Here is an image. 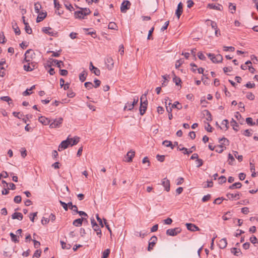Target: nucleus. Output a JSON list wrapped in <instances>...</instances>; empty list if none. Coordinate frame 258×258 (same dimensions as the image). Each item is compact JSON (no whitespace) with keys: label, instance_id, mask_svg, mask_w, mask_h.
Wrapping results in <instances>:
<instances>
[{"label":"nucleus","instance_id":"obj_29","mask_svg":"<svg viewBox=\"0 0 258 258\" xmlns=\"http://www.w3.org/2000/svg\"><path fill=\"white\" fill-rule=\"evenodd\" d=\"M75 16L76 18L84 19L83 12L82 11H76L75 12Z\"/></svg>","mask_w":258,"mask_h":258},{"label":"nucleus","instance_id":"obj_61","mask_svg":"<svg viewBox=\"0 0 258 258\" xmlns=\"http://www.w3.org/2000/svg\"><path fill=\"white\" fill-rule=\"evenodd\" d=\"M250 241L253 244H255V243H257V238H256V237L255 236H251L250 238Z\"/></svg>","mask_w":258,"mask_h":258},{"label":"nucleus","instance_id":"obj_36","mask_svg":"<svg viewBox=\"0 0 258 258\" xmlns=\"http://www.w3.org/2000/svg\"><path fill=\"white\" fill-rule=\"evenodd\" d=\"M134 107V104L128 102L124 106V110H125L126 109H127L128 110H131L133 109Z\"/></svg>","mask_w":258,"mask_h":258},{"label":"nucleus","instance_id":"obj_53","mask_svg":"<svg viewBox=\"0 0 258 258\" xmlns=\"http://www.w3.org/2000/svg\"><path fill=\"white\" fill-rule=\"evenodd\" d=\"M224 199L222 198H218L215 199L214 201V204H220L223 200H224Z\"/></svg>","mask_w":258,"mask_h":258},{"label":"nucleus","instance_id":"obj_38","mask_svg":"<svg viewBox=\"0 0 258 258\" xmlns=\"http://www.w3.org/2000/svg\"><path fill=\"white\" fill-rule=\"evenodd\" d=\"M83 12L84 16H87L91 13V11L88 8H80Z\"/></svg>","mask_w":258,"mask_h":258},{"label":"nucleus","instance_id":"obj_10","mask_svg":"<svg viewBox=\"0 0 258 258\" xmlns=\"http://www.w3.org/2000/svg\"><path fill=\"white\" fill-rule=\"evenodd\" d=\"M183 12V5L180 2L178 4L177 6V8L176 10L175 15H176L178 19H179L180 16L182 14Z\"/></svg>","mask_w":258,"mask_h":258},{"label":"nucleus","instance_id":"obj_59","mask_svg":"<svg viewBox=\"0 0 258 258\" xmlns=\"http://www.w3.org/2000/svg\"><path fill=\"white\" fill-rule=\"evenodd\" d=\"M211 198V195L210 194H208L207 195H206L205 196L203 197V198H202V201L203 202H206L208 201H209Z\"/></svg>","mask_w":258,"mask_h":258},{"label":"nucleus","instance_id":"obj_52","mask_svg":"<svg viewBox=\"0 0 258 258\" xmlns=\"http://www.w3.org/2000/svg\"><path fill=\"white\" fill-rule=\"evenodd\" d=\"M59 203L62 206V207L63 208V209L65 211H67L68 210V204H66V203H64L61 201H59Z\"/></svg>","mask_w":258,"mask_h":258},{"label":"nucleus","instance_id":"obj_26","mask_svg":"<svg viewBox=\"0 0 258 258\" xmlns=\"http://www.w3.org/2000/svg\"><path fill=\"white\" fill-rule=\"evenodd\" d=\"M241 186L242 184L240 182H236L231 185L229 187V188L231 189H233L235 188H240L241 187Z\"/></svg>","mask_w":258,"mask_h":258},{"label":"nucleus","instance_id":"obj_51","mask_svg":"<svg viewBox=\"0 0 258 258\" xmlns=\"http://www.w3.org/2000/svg\"><path fill=\"white\" fill-rule=\"evenodd\" d=\"M157 159L160 162H163L165 160V156L164 155H157L156 156Z\"/></svg>","mask_w":258,"mask_h":258},{"label":"nucleus","instance_id":"obj_17","mask_svg":"<svg viewBox=\"0 0 258 258\" xmlns=\"http://www.w3.org/2000/svg\"><path fill=\"white\" fill-rule=\"evenodd\" d=\"M227 243L226 238L221 239L218 243V246L221 249L225 248L227 246Z\"/></svg>","mask_w":258,"mask_h":258},{"label":"nucleus","instance_id":"obj_12","mask_svg":"<svg viewBox=\"0 0 258 258\" xmlns=\"http://www.w3.org/2000/svg\"><path fill=\"white\" fill-rule=\"evenodd\" d=\"M162 185L165 187V190L167 191L170 190V181L166 178H164L162 181Z\"/></svg>","mask_w":258,"mask_h":258},{"label":"nucleus","instance_id":"obj_3","mask_svg":"<svg viewBox=\"0 0 258 258\" xmlns=\"http://www.w3.org/2000/svg\"><path fill=\"white\" fill-rule=\"evenodd\" d=\"M207 55L214 63L221 62L223 60V57L221 54L215 55L212 53H208Z\"/></svg>","mask_w":258,"mask_h":258},{"label":"nucleus","instance_id":"obj_25","mask_svg":"<svg viewBox=\"0 0 258 258\" xmlns=\"http://www.w3.org/2000/svg\"><path fill=\"white\" fill-rule=\"evenodd\" d=\"M230 123L231 125L233 127V129L236 132L238 131V124L234 119H232Z\"/></svg>","mask_w":258,"mask_h":258},{"label":"nucleus","instance_id":"obj_20","mask_svg":"<svg viewBox=\"0 0 258 258\" xmlns=\"http://www.w3.org/2000/svg\"><path fill=\"white\" fill-rule=\"evenodd\" d=\"M79 139L80 138L78 137H75L73 138H70L69 142L70 143H71V144H70V145L72 146L77 144L79 142Z\"/></svg>","mask_w":258,"mask_h":258},{"label":"nucleus","instance_id":"obj_7","mask_svg":"<svg viewBox=\"0 0 258 258\" xmlns=\"http://www.w3.org/2000/svg\"><path fill=\"white\" fill-rule=\"evenodd\" d=\"M131 3L128 1H124L121 4L120 7V11L122 13H125L127 10L130 9Z\"/></svg>","mask_w":258,"mask_h":258},{"label":"nucleus","instance_id":"obj_5","mask_svg":"<svg viewBox=\"0 0 258 258\" xmlns=\"http://www.w3.org/2000/svg\"><path fill=\"white\" fill-rule=\"evenodd\" d=\"M27 64H24L23 66L25 71L30 72L34 70L37 67V64L34 61L27 62Z\"/></svg>","mask_w":258,"mask_h":258},{"label":"nucleus","instance_id":"obj_14","mask_svg":"<svg viewBox=\"0 0 258 258\" xmlns=\"http://www.w3.org/2000/svg\"><path fill=\"white\" fill-rule=\"evenodd\" d=\"M38 120L40 122L42 123L43 124L46 125L48 124H50V123L51 122V120H49L48 118H46L44 116H40L38 118Z\"/></svg>","mask_w":258,"mask_h":258},{"label":"nucleus","instance_id":"obj_41","mask_svg":"<svg viewBox=\"0 0 258 258\" xmlns=\"http://www.w3.org/2000/svg\"><path fill=\"white\" fill-rule=\"evenodd\" d=\"M219 142L222 144V145H228L229 144V141L225 138L221 139Z\"/></svg>","mask_w":258,"mask_h":258},{"label":"nucleus","instance_id":"obj_13","mask_svg":"<svg viewBox=\"0 0 258 258\" xmlns=\"http://www.w3.org/2000/svg\"><path fill=\"white\" fill-rule=\"evenodd\" d=\"M83 220H86V218L85 217H82L81 218L76 219L73 221V224L77 227L81 226L82 225Z\"/></svg>","mask_w":258,"mask_h":258},{"label":"nucleus","instance_id":"obj_60","mask_svg":"<svg viewBox=\"0 0 258 258\" xmlns=\"http://www.w3.org/2000/svg\"><path fill=\"white\" fill-rule=\"evenodd\" d=\"M37 212L32 213L30 214V219L32 222H34V218L37 216Z\"/></svg>","mask_w":258,"mask_h":258},{"label":"nucleus","instance_id":"obj_35","mask_svg":"<svg viewBox=\"0 0 258 258\" xmlns=\"http://www.w3.org/2000/svg\"><path fill=\"white\" fill-rule=\"evenodd\" d=\"M231 252L235 255H239L241 253L240 249L237 248H233L231 249Z\"/></svg>","mask_w":258,"mask_h":258},{"label":"nucleus","instance_id":"obj_18","mask_svg":"<svg viewBox=\"0 0 258 258\" xmlns=\"http://www.w3.org/2000/svg\"><path fill=\"white\" fill-rule=\"evenodd\" d=\"M106 63H107V68L109 70L112 69L114 64L113 58L111 57H108L106 59Z\"/></svg>","mask_w":258,"mask_h":258},{"label":"nucleus","instance_id":"obj_50","mask_svg":"<svg viewBox=\"0 0 258 258\" xmlns=\"http://www.w3.org/2000/svg\"><path fill=\"white\" fill-rule=\"evenodd\" d=\"M22 200L21 197L20 196H17L14 198V201L16 203L19 204L21 203Z\"/></svg>","mask_w":258,"mask_h":258},{"label":"nucleus","instance_id":"obj_11","mask_svg":"<svg viewBox=\"0 0 258 258\" xmlns=\"http://www.w3.org/2000/svg\"><path fill=\"white\" fill-rule=\"evenodd\" d=\"M186 226L187 229L191 231H196L200 230L198 226L192 223H186Z\"/></svg>","mask_w":258,"mask_h":258},{"label":"nucleus","instance_id":"obj_15","mask_svg":"<svg viewBox=\"0 0 258 258\" xmlns=\"http://www.w3.org/2000/svg\"><path fill=\"white\" fill-rule=\"evenodd\" d=\"M135 152L133 150H131L127 152L126 154V156L127 157V159L126 161L127 162H131L133 161V158L135 156Z\"/></svg>","mask_w":258,"mask_h":258},{"label":"nucleus","instance_id":"obj_43","mask_svg":"<svg viewBox=\"0 0 258 258\" xmlns=\"http://www.w3.org/2000/svg\"><path fill=\"white\" fill-rule=\"evenodd\" d=\"M1 100L6 101L10 104V101H12L11 98L9 96H3L0 98Z\"/></svg>","mask_w":258,"mask_h":258},{"label":"nucleus","instance_id":"obj_8","mask_svg":"<svg viewBox=\"0 0 258 258\" xmlns=\"http://www.w3.org/2000/svg\"><path fill=\"white\" fill-rule=\"evenodd\" d=\"M70 138L68 137L66 140L63 141L61 142L60 144L58 147V151H60V149H65L68 147V146L71 144V143L69 142Z\"/></svg>","mask_w":258,"mask_h":258},{"label":"nucleus","instance_id":"obj_63","mask_svg":"<svg viewBox=\"0 0 258 258\" xmlns=\"http://www.w3.org/2000/svg\"><path fill=\"white\" fill-rule=\"evenodd\" d=\"M49 221V219L45 218V217H43L42 220H41V223L43 225H46L47 223H48Z\"/></svg>","mask_w":258,"mask_h":258},{"label":"nucleus","instance_id":"obj_44","mask_svg":"<svg viewBox=\"0 0 258 258\" xmlns=\"http://www.w3.org/2000/svg\"><path fill=\"white\" fill-rule=\"evenodd\" d=\"M234 155L236 158H237L239 162H241L243 160V156L242 155H238V152L234 151Z\"/></svg>","mask_w":258,"mask_h":258},{"label":"nucleus","instance_id":"obj_45","mask_svg":"<svg viewBox=\"0 0 258 258\" xmlns=\"http://www.w3.org/2000/svg\"><path fill=\"white\" fill-rule=\"evenodd\" d=\"M116 27H117V25L114 22H110L108 26V29H115Z\"/></svg>","mask_w":258,"mask_h":258},{"label":"nucleus","instance_id":"obj_9","mask_svg":"<svg viewBox=\"0 0 258 258\" xmlns=\"http://www.w3.org/2000/svg\"><path fill=\"white\" fill-rule=\"evenodd\" d=\"M157 240V238L155 236H153L151 238L149 242V245L148 247V250L149 251H151L153 249V247L154 246L156 243Z\"/></svg>","mask_w":258,"mask_h":258},{"label":"nucleus","instance_id":"obj_62","mask_svg":"<svg viewBox=\"0 0 258 258\" xmlns=\"http://www.w3.org/2000/svg\"><path fill=\"white\" fill-rule=\"evenodd\" d=\"M13 114L14 115V116L19 119L21 118V117L23 116V114H21L20 112H13Z\"/></svg>","mask_w":258,"mask_h":258},{"label":"nucleus","instance_id":"obj_40","mask_svg":"<svg viewBox=\"0 0 258 258\" xmlns=\"http://www.w3.org/2000/svg\"><path fill=\"white\" fill-rule=\"evenodd\" d=\"M110 249H106L103 252L102 258H107L110 253Z\"/></svg>","mask_w":258,"mask_h":258},{"label":"nucleus","instance_id":"obj_55","mask_svg":"<svg viewBox=\"0 0 258 258\" xmlns=\"http://www.w3.org/2000/svg\"><path fill=\"white\" fill-rule=\"evenodd\" d=\"M61 52V50H59L58 52H54L53 51H50L48 52L52 53V56L53 57H58L60 55V52Z\"/></svg>","mask_w":258,"mask_h":258},{"label":"nucleus","instance_id":"obj_48","mask_svg":"<svg viewBox=\"0 0 258 258\" xmlns=\"http://www.w3.org/2000/svg\"><path fill=\"white\" fill-rule=\"evenodd\" d=\"M229 8L231 11V13L233 14L235 12L236 6L232 3L229 4Z\"/></svg>","mask_w":258,"mask_h":258},{"label":"nucleus","instance_id":"obj_39","mask_svg":"<svg viewBox=\"0 0 258 258\" xmlns=\"http://www.w3.org/2000/svg\"><path fill=\"white\" fill-rule=\"evenodd\" d=\"M235 161L233 155L229 153L228 154V163L229 164L232 165H233V162Z\"/></svg>","mask_w":258,"mask_h":258},{"label":"nucleus","instance_id":"obj_56","mask_svg":"<svg viewBox=\"0 0 258 258\" xmlns=\"http://www.w3.org/2000/svg\"><path fill=\"white\" fill-rule=\"evenodd\" d=\"M246 97L247 99H248L250 100H253L254 99V95L251 92L247 93V94L246 95Z\"/></svg>","mask_w":258,"mask_h":258},{"label":"nucleus","instance_id":"obj_57","mask_svg":"<svg viewBox=\"0 0 258 258\" xmlns=\"http://www.w3.org/2000/svg\"><path fill=\"white\" fill-rule=\"evenodd\" d=\"M228 123H229V122L227 119H224L222 122V124L223 125H225V128H226L225 130H227L229 127Z\"/></svg>","mask_w":258,"mask_h":258},{"label":"nucleus","instance_id":"obj_34","mask_svg":"<svg viewBox=\"0 0 258 258\" xmlns=\"http://www.w3.org/2000/svg\"><path fill=\"white\" fill-rule=\"evenodd\" d=\"M207 24H209V23H210V25L213 29L216 30L218 29L217 23L215 22L210 20H207Z\"/></svg>","mask_w":258,"mask_h":258},{"label":"nucleus","instance_id":"obj_33","mask_svg":"<svg viewBox=\"0 0 258 258\" xmlns=\"http://www.w3.org/2000/svg\"><path fill=\"white\" fill-rule=\"evenodd\" d=\"M41 8V5L38 2L36 3L34 5V9L36 13H40V10Z\"/></svg>","mask_w":258,"mask_h":258},{"label":"nucleus","instance_id":"obj_64","mask_svg":"<svg viewBox=\"0 0 258 258\" xmlns=\"http://www.w3.org/2000/svg\"><path fill=\"white\" fill-rule=\"evenodd\" d=\"M196 161L198 164L197 166L198 167H201L203 164V160L201 159L198 158Z\"/></svg>","mask_w":258,"mask_h":258},{"label":"nucleus","instance_id":"obj_16","mask_svg":"<svg viewBox=\"0 0 258 258\" xmlns=\"http://www.w3.org/2000/svg\"><path fill=\"white\" fill-rule=\"evenodd\" d=\"M46 16H47L46 12H45V13H44V12L39 13L38 16L37 17L36 22L37 23H39V22L42 21V20H43L45 18Z\"/></svg>","mask_w":258,"mask_h":258},{"label":"nucleus","instance_id":"obj_32","mask_svg":"<svg viewBox=\"0 0 258 258\" xmlns=\"http://www.w3.org/2000/svg\"><path fill=\"white\" fill-rule=\"evenodd\" d=\"M60 243L61 245V247L62 249H69L71 247V245L70 244H67L66 242H63V241H60Z\"/></svg>","mask_w":258,"mask_h":258},{"label":"nucleus","instance_id":"obj_58","mask_svg":"<svg viewBox=\"0 0 258 258\" xmlns=\"http://www.w3.org/2000/svg\"><path fill=\"white\" fill-rule=\"evenodd\" d=\"M173 81L174 83H175V84L176 85H178L181 82V80L179 78H178V77H175L173 79Z\"/></svg>","mask_w":258,"mask_h":258},{"label":"nucleus","instance_id":"obj_42","mask_svg":"<svg viewBox=\"0 0 258 258\" xmlns=\"http://www.w3.org/2000/svg\"><path fill=\"white\" fill-rule=\"evenodd\" d=\"M223 50L225 51H230L233 52L235 50V48L233 46H224Z\"/></svg>","mask_w":258,"mask_h":258},{"label":"nucleus","instance_id":"obj_37","mask_svg":"<svg viewBox=\"0 0 258 258\" xmlns=\"http://www.w3.org/2000/svg\"><path fill=\"white\" fill-rule=\"evenodd\" d=\"M172 108H176L180 110L182 108V106L179 104V102L176 101L172 105Z\"/></svg>","mask_w":258,"mask_h":258},{"label":"nucleus","instance_id":"obj_54","mask_svg":"<svg viewBox=\"0 0 258 258\" xmlns=\"http://www.w3.org/2000/svg\"><path fill=\"white\" fill-rule=\"evenodd\" d=\"M246 123L250 125H252L255 124V123H253L252 122V119L251 117H247L246 118Z\"/></svg>","mask_w":258,"mask_h":258},{"label":"nucleus","instance_id":"obj_27","mask_svg":"<svg viewBox=\"0 0 258 258\" xmlns=\"http://www.w3.org/2000/svg\"><path fill=\"white\" fill-rule=\"evenodd\" d=\"M25 30L27 33L30 34L32 32V30L31 27L29 26V24L27 22H24Z\"/></svg>","mask_w":258,"mask_h":258},{"label":"nucleus","instance_id":"obj_31","mask_svg":"<svg viewBox=\"0 0 258 258\" xmlns=\"http://www.w3.org/2000/svg\"><path fill=\"white\" fill-rule=\"evenodd\" d=\"M227 197L229 199H231L234 198H237V199H239V192H237V194L234 195L233 194L228 193L227 194Z\"/></svg>","mask_w":258,"mask_h":258},{"label":"nucleus","instance_id":"obj_2","mask_svg":"<svg viewBox=\"0 0 258 258\" xmlns=\"http://www.w3.org/2000/svg\"><path fill=\"white\" fill-rule=\"evenodd\" d=\"M35 53L32 49H28L26 51L25 54L24 60L26 62H30L32 61L34 57H35Z\"/></svg>","mask_w":258,"mask_h":258},{"label":"nucleus","instance_id":"obj_23","mask_svg":"<svg viewBox=\"0 0 258 258\" xmlns=\"http://www.w3.org/2000/svg\"><path fill=\"white\" fill-rule=\"evenodd\" d=\"M87 75V72L85 71H83L79 75L80 80L82 82H84L86 79Z\"/></svg>","mask_w":258,"mask_h":258},{"label":"nucleus","instance_id":"obj_47","mask_svg":"<svg viewBox=\"0 0 258 258\" xmlns=\"http://www.w3.org/2000/svg\"><path fill=\"white\" fill-rule=\"evenodd\" d=\"M218 180H219V183L222 184L223 183L226 182V178L224 176H221L219 178Z\"/></svg>","mask_w":258,"mask_h":258},{"label":"nucleus","instance_id":"obj_30","mask_svg":"<svg viewBox=\"0 0 258 258\" xmlns=\"http://www.w3.org/2000/svg\"><path fill=\"white\" fill-rule=\"evenodd\" d=\"M52 61L54 62L55 65L58 68H61L62 67H63V63L61 60H57L56 59H53Z\"/></svg>","mask_w":258,"mask_h":258},{"label":"nucleus","instance_id":"obj_24","mask_svg":"<svg viewBox=\"0 0 258 258\" xmlns=\"http://www.w3.org/2000/svg\"><path fill=\"white\" fill-rule=\"evenodd\" d=\"M208 7L211 9L217 10L219 11H221L222 8V7L221 5H218V6H216L213 4H209Z\"/></svg>","mask_w":258,"mask_h":258},{"label":"nucleus","instance_id":"obj_4","mask_svg":"<svg viewBox=\"0 0 258 258\" xmlns=\"http://www.w3.org/2000/svg\"><path fill=\"white\" fill-rule=\"evenodd\" d=\"M63 121L62 117H59L52 120L50 123L49 127L51 128L59 127Z\"/></svg>","mask_w":258,"mask_h":258},{"label":"nucleus","instance_id":"obj_6","mask_svg":"<svg viewBox=\"0 0 258 258\" xmlns=\"http://www.w3.org/2000/svg\"><path fill=\"white\" fill-rule=\"evenodd\" d=\"M181 231V229L179 227L173 229H168L166 230V234L167 235L174 236L180 233Z\"/></svg>","mask_w":258,"mask_h":258},{"label":"nucleus","instance_id":"obj_19","mask_svg":"<svg viewBox=\"0 0 258 258\" xmlns=\"http://www.w3.org/2000/svg\"><path fill=\"white\" fill-rule=\"evenodd\" d=\"M52 29L50 27H43L42 28V31L50 36H53L54 33L51 31Z\"/></svg>","mask_w":258,"mask_h":258},{"label":"nucleus","instance_id":"obj_21","mask_svg":"<svg viewBox=\"0 0 258 258\" xmlns=\"http://www.w3.org/2000/svg\"><path fill=\"white\" fill-rule=\"evenodd\" d=\"M12 217L13 219H17L21 220L23 219V215L21 213L15 212L12 215Z\"/></svg>","mask_w":258,"mask_h":258},{"label":"nucleus","instance_id":"obj_46","mask_svg":"<svg viewBox=\"0 0 258 258\" xmlns=\"http://www.w3.org/2000/svg\"><path fill=\"white\" fill-rule=\"evenodd\" d=\"M41 251L40 250H36L33 254V257L38 258L40 256Z\"/></svg>","mask_w":258,"mask_h":258},{"label":"nucleus","instance_id":"obj_1","mask_svg":"<svg viewBox=\"0 0 258 258\" xmlns=\"http://www.w3.org/2000/svg\"><path fill=\"white\" fill-rule=\"evenodd\" d=\"M148 94V91L145 94H143L140 98V113L141 115L145 114L147 109L148 101L147 100L146 96Z\"/></svg>","mask_w":258,"mask_h":258},{"label":"nucleus","instance_id":"obj_49","mask_svg":"<svg viewBox=\"0 0 258 258\" xmlns=\"http://www.w3.org/2000/svg\"><path fill=\"white\" fill-rule=\"evenodd\" d=\"M85 85V87L88 89H91L93 87V84L91 82H86L84 84Z\"/></svg>","mask_w":258,"mask_h":258},{"label":"nucleus","instance_id":"obj_22","mask_svg":"<svg viewBox=\"0 0 258 258\" xmlns=\"http://www.w3.org/2000/svg\"><path fill=\"white\" fill-rule=\"evenodd\" d=\"M10 235L11 238V240L12 241L14 242L15 243H18L19 241V236H17L15 234H14L13 233L11 232L10 233Z\"/></svg>","mask_w":258,"mask_h":258},{"label":"nucleus","instance_id":"obj_28","mask_svg":"<svg viewBox=\"0 0 258 258\" xmlns=\"http://www.w3.org/2000/svg\"><path fill=\"white\" fill-rule=\"evenodd\" d=\"M162 144L167 147H170L172 149L174 147V146L172 145V142L169 141L165 140L163 142Z\"/></svg>","mask_w":258,"mask_h":258}]
</instances>
